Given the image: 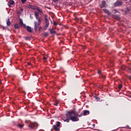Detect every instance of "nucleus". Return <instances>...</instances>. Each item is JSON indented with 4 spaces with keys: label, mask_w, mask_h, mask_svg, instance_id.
I'll use <instances>...</instances> for the list:
<instances>
[{
    "label": "nucleus",
    "mask_w": 131,
    "mask_h": 131,
    "mask_svg": "<svg viewBox=\"0 0 131 131\" xmlns=\"http://www.w3.org/2000/svg\"><path fill=\"white\" fill-rule=\"evenodd\" d=\"M66 118H64L63 120L64 122H69L72 120L73 122L79 121V118L77 117V113L75 112V109L72 111H67Z\"/></svg>",
    "instance_id": "f257e3e1"
},
{
    "label": "nucleus",
    "mask_w": 131,
    "mask_h": 131,
    "mask_svg": "<svg viewBox=\"0 0 131 131\" xmlns=\"http://www.w3.org/2000/svg\"><path fill=\"white\" fill-rule=\"evenodd\" d=\"M90 114V111L85 110L83 111V114L81 113L80 114H78L77 113V116L78 117H81L82 116H86V115H89Z\"/></svg>",
    "instance_id": "f03ea898"
},
{
    "label": "nucleus",
    "mask_w": 131,
    "mask_h": 131,
    "mask_svg": "<svg viewBox=\"0 0 131 131\" xmlns=\"http://www.w3.org/2000/svg\"><path fill=\"white\" fill-rule=\"evenodd\" d=\"M61 125V122L57 121L56 125H53V129L56 131H60V127H59Z\"/></svg>",
    "instance_id": "7ed1b4c3"
},
{
    "label": "nucleus",
    "mask_w": 131,
    "mask_h": 131,
    "mask_svg": "<svg viewBox=\"0 0 131 131\" xmlns=\"http://www.w3.org/2000/svg\"><path fill=\"white\" fill-rule=\"evenodd\" d=\"M45 19L46 21V26L43 28L44 30H47V28L49 27V25H50V23L49 22V19H48V15H45Z\"/></svg>",
    "instance_id": "20e7f679"
},
{
    "label": "nucleus",
    "mask_w": 131,
    "mask_h": 131,
    "mask_svg": "<svg viewBox=\"0 0 131 131\" xmlns=\"http://www.w3.org/2000/svg\"><path fill=\"white\" fill-rule=\"evenodd\" d=\"M38 126V124L37 123H31L29 125V127H30V128H35V127H37Z\"/></svg>",
    "instance_id": "39448f33"
},
{
    "label": "nucleus",
    "mask_w": 131,
    "mask_h": 131,
    "mask_svg": "<svg viewBox=\"0 0 131 131\" xmlns=\"http://www.w3.org/2000/svg\"><path fill=\"white\" fill-rule=\"evenodd\" d=\"M122 4L123 3L121 1H117L114 3V7H120L122 6Z\"/></svg>",
    "instance_id": "423d86ee"
},
{
    "label": "nucleus",
    "mask_w": 131,
    "mask_h": 131,
    "mask_svg": "<svg viewBox=\"0 0 131 131\" xmlns=\"http://www.w3.org/2000/svg\"><path fill=\"white\" fill-rule=\"evenodd\" d=\"M101 9H103V8H107V4L105 1H102L101 2V5H100Z\"/></svg>",
    "instance_id": "0eeeda50"
},
{
    "label": "nucleus",
    "mask_w": 131,
    "mask_h": 131,
    "mask_svg": "<svg viewBox=\"0 0 131 131\" xmlns=\"http://www.w3.org/2000/svg\"><path fill=\"white\" fill-rule=\"evenodd\" d=\"M39 25V23H37L36 21L34 22V29L35 31H36L37 30V29L38 28V26Z\"/></svg>",
    "instance_id": "6e6552de"
},
{
    "label": "nucleus",
    "mask_w": 131,
    "mask_h": 131,
    "mask_svg": "<svg viewBox=\"0 0 131 131\" xmlns=\"http://www.w3.org/2000/svg\"><path fill=\"white\" fill-rule=\"evenodd\" d=\"M113 18L116 19V20H119L120 19V15L118 14H114L113 15Z\"/></svg>",
    "instance_id": "1a4fd4ad"
},
{
    "label": "nucleus",
    "mask_w": 131,
    "mask_h": 131,
    "mask_svg": "<svg viewBox=\"0 0 131 131\" xmlns=\"http://www.w3.org/2000/svg\"><path fill=\"white\" fill-rule=\"evenodd\" d=\"M55 28H53L50 30V33L51 34H52V35H55L56 34V31H55Z\"/></svg>",
    "instance_id": "9d476101"
},
{
    "label": "nucleus",
    "mask_w": 131,
    "mask_h": 131,
    "mask_svg": "<svg viewBox=\"0 0 131 131\" xmlns=\"http://www.w3.org/2000/svg\"><path fill=\"white\" fill-rule=\"evenodd\" d=\"M51 24H53L54 26L55 27H54V29H56V28H57V25H58V23L55 21V20H53V23L52 21H51Z\"/></svg>",
    "instance_id": "9b49d317"
},
{
    "label": "nucleus",
    "mask_w": 131,
    "mask_h": 131,
    "mask_svg": "<svg viewBox=\"0 0 131 131\" xmlns=\"http://www.w3.org/2000/svg\"><path fill=\"white\" fill-rule=\"evenodd\" d=\"M103 12H104V13H105V14H106L107 15H108V16H110V11H109V10L107 9H103Z\"/></svg>",
    "instance_id": "f8f14e48"
},
{
    "label": "nucleus",
    "mask_w": 131,
    "mask_h": 131,
    "mask_svg": "<svg viewBox=\"0 0 131 131\" xmlns=\"http://www.w3.org/2000/svg\"><path fill=\"white\" fill-rule=\"evenodd\" d=\"M19 24L20 26H24V27H26V25L23 23V20L21 18L19 19Z\"/></svg>",
    "instance_id": "ddd939ff"
},
{
    "label": "nucleus",
    "mask_w": 131,
    "mask_h": 131,
    "mask_svg": "<svg viewBox=\"0 0 131 131\" xmlns=\"http://www.w3.org/2000/svg\"><path fill=\"white\" fill-rule=\"evenodd\" d=\"M6 24L7 26H11V25H12V23H11V21H10V18L7 19Z\"/></svg>",
    "instance_id": "4468645a"
},
{
    "label": "nucleus",
    "mask_w": 131,
    "mask_h": 131,
    "mask_svg": "<svg viewBox=\"0 0 131 131\" xmlns=\"http://www.w3.org/2000/svg\"><path fill=\"white\" fill-rule=\"evenodd\" d=\"M50 16H51L53 21H54V20H55V14H54L52 12H50Z\"/></svg>",
    "instance_id": "2eb2a0df"
},
{
    "label": "nucleus",
    "mask_w": 131,
    "mask_h": 131,
    "mask_svg": "<svg viewBox=\"0 0 131 131\" xmlns=\"http://www.w3.org/2000/svg\"><path fill=\"white\" fill-rule=\"evenodd\" d=\"M14 4H15V2L13 0H10L9 2L8 6H9V7H11V5H14Z\"/></svg>",
    "instance_id": "dca6fc26"
},
{
    "label": "nucleus",
    "mask_w": 131,
    "mask_h": 131,
    "mask_svg": "<svg viewBox=\"0 0 131 131\" xmlns=\"http://www.w3.org/2000/svg\"><path fill=\"white\" fill-rule=\"evenodd\" d=\"M27 31H28V32H32V29H31V27H29V26H27Z\"/></svg>",
    "instance_id": "f3484780"
},
{
    "label": "nucleus",
    "mask_w": 131,
    "mask_h": 131,
    "mask_svg": "<svg viewBox=\"0 0 131 131\" xmlns=\"http://www.w3.org/2000/svg\"><path fill=\"white\" fill-rule=\"evenodd\" d=\"M129 11H130V9H129V8H127L125 11V14H128V13H129Z\"/></svg>",
    "instance_id": "a211bd4d"
},
{
    "label": "nucleus",
    "mask_w": 131,
    "mask_h": 131,
    "mask_svg": "<svg viewBox=\"0 0 131 131\" xmlns=\"http://www.w3.org/2000/svg\"><path fill=\"white\" fill-rule=\"evenodd\" d=\"M112 13H113V14H116V13H119V12L118 11H117V10L116 9H114L112 10Z\"/></svg>",
    "instance_id": "6ab92c4d"
},
{
    "label": "nucleus",
    "mask_w": 131,
    "mask_h": 131,
    "mask_svg": "<svg viewBox=\"0 0 131 131\" xmlns=\"http://www.w3.org/2000/svg\"><path fill=\"white\" fill-rule=\"evenodd\" d=\"M35 15L36 19H37L38 18V16H39L38 12H35Z\"/></svg>",
    "instance_id": "aec40b11"
},
{
    "label": "nucleus",
    "mask_w": 131,
    "mask_h": 131,
    "mask_svg": "<svg viewBox=\"0 0 131 131\" xmlns=\"http://www.w3.org/2000/svg\"><path fill=\"white\" fill-rule=\"evenodd\" d=\"M14 27L16 29H19V28H20V27H19V25L18 24H15L14 25Z\"/></svg>",
    "instance_id": "412c9836"
},
{
    "label": "nucleus",
    "mask_w": 131,
    "mask_h": 131,
    "mask_svg": "<svg viewBox=\"0 0 131 131\" xmlns=\"http://www.w3.org/2000/svg\"><path fill=\"white\" fill-rule=\"evenodd\" d=\"M100 78H103V79H105V78H106V76L104 75H101L100 76Z\"/></svg>",
    "instance_id": "4be33fe9"
},
{
    "label": "nucleus",
    "mask_w": 131,
    "mask_h": 131,
    "mask_svg": "<svg viewBox=\"0 0 131 131\" xmlns=\"http://www.w3.org/2000/svg\"><path fill=\"white\" fill-rule=\"evenodd\" d=\"M118 89H119V90H121V89H122V84H119Z\"/></svg>",
    "instance_id": "5701e85b"
},
{
    "label": "nucleus",
    "mask_w": 131,
    "mask_h": 131,
    "mask_svg": "<svg viewBox=\"0 0 131 131\" xmlns=\"http://www.w3.org/2000/svg\"><path fill=\"white\" fill-rule=\"evenodd\" d=\"M25 39H26V40H30V37H25Z\"/></svg>",
    "instance_id": "b1692460"
},
{
    "label": "nucleus",
    "mask_w": 131,
    "mask_h": 131,
    "mask_svg": "<svg viewBox=\"0 0 131 131\" xmlns=\"http://www.w3.org/2000/svg\"><path fill=\"white\" fill-rule=\"evenodd\" d=\"M31 9H33V10H36V9H37V7L35 6H32Z\"/></svg>",
    "instance_id": "393cba45"
},
{
    "label": "nucleus",
    "mask_w": 131,
    "mask_h": 131,
    "mask_svg": "<svg viewBox=\"0 0 131 131\" xmlns=\"http://www.w3.org/2000/svg\"><path fill=\"white\" fill-rule=\"evenodd\" d=\"M27 0H21L22 4H24L25 3H26Z\"/></svg>",
    "instance_id": "a878e982"
},
{
    "label": "nucleus",
    "mask_w": 131,
    "mask_h": 131,
    "mask_svg": "<svg viewBox=\"0 0 131 131\" xmlns=\"http://www.w3.org/2000/svg\"><path fill=\"white\" fill-rule=\"evenodd\" d=\"M18 126L20 128H22V127H23L24 126H23V124H18Z\"/></svg>",
    "instance_id": "bb28decb"
},
{
    "label": "nucleus",
    "mask_w": 131,
    "mask_h": 131,
    "mask_svg": "<svg viewBox=\"0 0 131 131\" xmlns=\"http://www.w3.org/2000/svg\"><path fill=\"white\" fill-rule=\"evenodd\" d=\"M48 35H49L48 33H44V36H48Z\"/></svg>",
    "instance_id": "cd10ccee"
},
{
    "label": "nucleus",
    "mask_w": 131,
    "mask_h": 131,
    "mask_svg": "<svg viewBox=\"0 0 131 131\" xmlns=\"http://www.w3.org/2000/svg\"><path fill=\"white\" fill-rule=\"evenodd\" d=\"M38 21V23H40V22H41V20L40 19V18H37Z\"/></svg>",
    "instance_id": "c85d7f7f"
},
{
    "label": "nucleus",
    "mask_w": 131,
    "mask_h": 131,
    "mask_svg": "<svg viewBox=\"0 0 131 131\" xmlns=\"http://www.w3.org/2000/svg\"><path fill=\"white\" fill-rule=\"evenodd\" d=\"M98 74H101L102 72L101 71H98Z\"/></svg>",
    "instance_id": "c756f323"
},
{
    "label": "nucleus",
    "mask_w": 131,
    "mask_h": 131,
    "mask_svg": "<svg viewBox=\"0 0 131 131\" xmlns=\"http://www.w3.org/2000/svg\"><path fill=\"white\" fill-rule=\"evenodd\" d=\"M81 112V109H79V110H78V112L77 113H78V114H79V113H80Z\"/></svg>",
    "instance_id": "7c9ffc66"
},
{
    "label": "nucleus",
    "mask_w": 131,
    "mask_h": 131,
    "mask_svg": "<svg viewBox=\"0 0 131 131\" xmlns=\"http://www.w3.org/2000/svg\"><path fill=\"white\" fill-rule=\"evenodd\" d=\"M3 29L4 30H5V29H8L9 30V29H8L7 27H4V26H3Z\"/></svg>",
    "instance_id": "2f4dec72"
},
{
    "label": "nucleus",
    "mask_w": 131,
    "mask_h": 131,
    "mask_svg": "<svg viewBox=\"0 0 131 131\" xmlns=\"http://www.w3.org/2000/svg\"><path fill=\"white\" fill-rule=\"evenodd\" d=\"M53 1H54L55 3H58V2H59V0H53Z\"/></svg>",
    "instance_id": "473e14b6"
},
{
    "label": "nucleus",
    "mask_w": 131,
    "mask_h": 131,
    "mask_svg": "<svg viewBox=\"0 0 131 131\" xmlns=\"http://www.w3.org/2000/svg\"><path fill=\"white\" fill-rule=\"evenodd\" d=\"M75 20L76 21H78V18L76 17V18H75Z\"/></svg>",
    "instance_id": "72a5a7b5"
},
{
    "label": "nucleus",
    "mask_w": 131,
    "mask_h": 131,
    "mask_svg": "<svg viewBox=\"0 0 131 131\" xmlns=\"http://www.w3.org/2000/svg\"><path fill=\"white\" fill-rule=\"evenodd\" d=\"M128 78H129V79L131 80V76H128Z\"/></svg>",
    "instance_id": "f704fd0d"
},
{
    "label": "nucleus",
    "mask_w": 131,
    "mask_h": 131,
    "mask_svg": "<svg viewBox=\"0 0 131 131\" xmlns=\"http://www.w3.org/2000/svg\"><path fill=\"white\" fill-rule=\"evenodd\" d=\"M42 28L41 27H39L38 29L39 31H40V29H42Z\"/></svg>",
    "instance_id": "c9c22d12"
},
{
    "label": "nucleus",
    "mask_w": 131,
    "mask_h": 131,
    "mask_svg": "<svg viewBox=\"0 0 131 131\" xmlns=\"http://www.w3.org/2000/svg\"><path fill=\"white\" fill-rule=\"evenodd\" d=\"M43 60H47V58L46 57H43Z\"/></svg>",
    "instance_id": "e433bc0d"
},
{
    "label": "nucleus",
    "mask_w": 131,
    "mask_h": 131,
    "mask_svg": "<svg viewBox=\"0 0 131 131\" xmlns=\"http://www.w3.org/2000/svg\"><path fill=\"white\" fill-rule=\"evenodd\" d=\"M38 11H39V12H40V10H39V9H37Z\"/></svg>",
    "instance_id": "4c0bfd02"
},
{
    "label": "nucleus",
    "mask_w": 131,
    "mask_h": 131,
    "mask_svg": "<svg viewBox=\"0 0 131 131\" xmlns=\"http://www.w3.org/2000/svg\"><path fill=\"white\" fill-rule=\"evenodd\" d=\"M38 11H39V12H40V10H39V9H37Z\"/></svg>",
    "instance_id": "58836bf2"
},
{
    "label": "nucleus",
    "mask_w": 131,
    "mask_h": 131,
    "mask_svg": "<svg viewBox=\"0 0 131 131\" xmlns=\"http://www.w3.org/2000/svg\"><path fill=\"white\" fill-rule=\"evenodd\" d=\"M95 125H96V124H93V126H95Z\"/></svg>",
    "instance_id": "ea45409f"
},
{
    "label": "nucleus",
    "mask_w": 131,
    "mask_h": 131,
    "mask_svg": "<svg viewBox=\"0 0 131 131\" xmlns=\"http://www.w3.org/2000/svg\"><path fill=\"white\" fill-rule=\"evenodd\" d=\"M55 105L56 106H58V103H56Z\"/></svg>",
    "instance_id": "a19ab883"
},
{
    "label": "nucleus",
    "mask_w": 131,
    "mask_h": 131,
    "mask_svg": "<svg viewBox=\"0 0 131 131\" xmlns=\"http://www.w3.org/2000/svg\"><path fill=\"white\" fill-rule=\"evenodd\" d=\"M28 65H30V62H29V63H28Z\"/></svg>",
    "instance_id": "79ce46f5"
},
{
    "label": "nucleus",
    "mask_w": 131,
    "mask_h": 131,
    "mask_svg": "<svg viewBox=\"0 0 131 131\" xmlns=\"http://www.w3.org/2000/svg\"><path fill=\"white\" fill-rule=\"evenodd\" d=\"M1 83H2V81L0 80V84H1Z\"/></svg>",
    "instance_id": "37998d69"
},
{
    "label": "nucleus",
    "mask_w": 131,
    "mask_h": 131,
    "mask_svg": "<svg viewBox=\"0 0 131 131\" xmlns=\"http://www.w3.org/2000/svg\"><path fill=\"white\" fill-rule=\"evenodd\" d=\"M123 1H124L125 2H126V1H128V0H123Z\"/></svg>",
    "instance_id": "c03bdc74"
},
{
    "label": "nucleus",
    "mask_w": 131,
    "mask_h": 131,
    "mask_svg": "<svg viewBox=\"0 0 131 131\" xmlns=\"http://www.w3.org/2000/svg\"><path fill=\"white\" fill-rule=\"evenodd\" d=\"M127 126V127H128V126Z\"/></svg>",
    "instance_id": "a18cd8bd"
}]
</instances>
